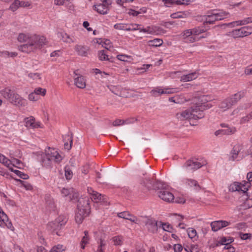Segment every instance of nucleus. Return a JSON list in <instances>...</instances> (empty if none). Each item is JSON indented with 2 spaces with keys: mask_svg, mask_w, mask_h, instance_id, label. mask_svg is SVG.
<instances>
[{
  "mask_svg": "<svg viewBox=\"0 0 252 252\" xmlns=\"http://www.w3.org/2000/svg\"><path fill=\"white\" fill-rule=\"evenodd\" d=\"M212 107L210 103H203L200 105H194L191 110H187L182 113H177V117L180 121L187 119H200L204 117L203 111Z\"/></svg>",
  "mask_w": 252,
  "mask_h": 252,
  "instance_id": "1",
  "label": "nucleus"
},
{
  "mask_svg": "<svg viewBox=\"0 0 252 252\" xmlns=\"http://www.w3.org/2000/svg\"><path fill=\"white\" fill-rule=\"evenodd\" d=\"M92 200L88 196L78 198L77 204V211L75 219L78 224H81L84 219L88 217L91 212L90 203Z\"/></svg>",
  "mask_w": 252,
  "mask_h": 252,
  "instance_id": "2",
  "label": "nucleus"
},
{
  "mask_svg": "<svg viewBox=\"0 0 252 252\" xmlns=\"http://www.w3.org/2000/svg\"><path fill=\"white\" fill-rule=\"evenodd\" d=\"M1 96L8 100L10 103L18 106H25L27 104L26 100L22 98L18 94L7 87L0 91Z\"/></svg>",
  "mask_w": 252,
  "mask_h": 252,
  "instance_id": "3",
  "label": "nucleus"
},
{
  "mask_svg": "<svg viewBox=\"0 0 252 252\" xmlns=\"http://www.w3.org/2000/svg\"><path fill=\"white\" fill-rule=\"evenodd\" d=\"M67 221V219L65 216H59L54 220L48 222L47 229L53 234L61 236L62 230L64 228Z\"/></svg>",
  "mask_w": 252,
  "mask_h": 252,
  "instance_id": "4",
  "label": "nucleus"
},
{
  "mask_svg": "<svg viewBox=\"0 0 252 252\" xmlns=\"http://www.w3.org/2000/svg\"><path fill=\"white\" fill-rule=\"evenodd\" d=\"M100 0L102 3L94 4L93 9L100 14H106L110 10V6L112 3V0Z\"/></svg>",
  "mask_w": 252,
  "mask_h": 252,
  "instance_id": "5",
  "label": "nucleus"
},
{
  "mask_svg": "<svg viewBox=\"0 0 252 252\" xmlns=\"http://www.w3.org/2000/svg\"><path fill=\"white\" fill-rule=\"evenodd\" d=\"M203 164L201 163L196 160L189 159L183 165L182 169L185 172L192 173L201 168Z\"/></svg>",
  "mask_w": 252,
  "mask_h": 252,
  "instance_id": "6",
  "label": "nucleus"
},
{
  "mask_svg": "<svg viewBox=\"0 0 252 252\" xmlns=\"http://www.w3.org/2000/svg\"><path fill=\"white\" fill-rule=\"evenodd\" d=\"M244 184L238 182H234L231 184L229 188V190L230 191H242L243 193H246L249 189L250 184L246 183V181H243Z\"/></svg>",
  "mask_w": 252,
  "mask_h": 252,
  "instance_id": "7",
  "label": "nucleus"
},
{
  "mask_svg": "<svg viewBox=\"0 0 252 252\" xmlns=\"http://www.w3.org/2000/svg\"><path fill=\"white\" fill-rule=\"evenodd\" d=\"M38 161L41 163L43 167L50 169L52 168L53 159L52 154L42 153L38 157Z\"/></svg>",
  "mask_w": 252,
  "mask_h": 252,
  "instance_id": "8",
  "label": "nucleus"
},
{
  "mask_svg": "<svg viewBox=\"0 0 252 252\" xmlns=\"http://www.w3.org/2000/svg\"><path fill=\"white\" fill-rule=\"evenodd\" d=\"M252 29L249 26H245L238 29L233 30L231 32L232 36L234 38L243 37L250 35Z\"/></svg>",
  "mask_w": 252,
  "mask_h": 252,
  "instance_id": "9",
  "label": "nucleus"
},
{
  "mask_svg": "<svg viewBox=\"0 0 252 252\" xmlns=\"http://www.w3.org/2000/svg\"><path fill=\"white\" fill-rule=\"evenodd\" d=\"M176 88H165L163 89L160 87H157L152 90L150 93L151 95L157 97L163 94H171L177 92Z\"/></svg>",
  "mask_w": 252,
  "mask_h": 252,
  "instance_id": "10",
  "label": "nucleus"
},
{
  "mask_svg": "<svg viewBox=\"0 0 252 252\" xmlns=\"http://www.w3.org/2000/svg\"><path fill=\"white\" fill-rule=\"evenodd\" d=\"M145 225L148 231L152 233H157L158 229L157 221L153 219L148 218L144 221Z\"/></svg>",
  "mask_w": 252,
  "mask_h": 252,
  "instance_id": "11",
  "label": "nucleus"
},
{
  "mask_svg": "<svg viewBox=\"0 0 252 252\" xmlns=\"http://www.w3.org/2000/svg\"><path fill=\"white\" fill-rule=\"evenodd\" d=\"M157 194L160 198L167 202H172L174 199L173 193L166 189L158 191Z\"/></svg>",
  "mask_w": 252,
  "mask_h": 252,
  "instance_id": "12",
  "label": "nucleus"
},
{
  "mask_svg": "<svg viewBox=\"0 0 252 252\" xmlns=\"http://www.w3.org/2000/svg\"><path fill=\"white\" fill-rule=\"evenodd\" d=\"M31 36L35 49L41 48L46 43V39L43 36L33 35Z\"/></svg>",
  "mask_w": 252,
  "mask_h": 252,
  "instance_id": "13",
  "label": "nucleus"
},
{
  "mask_svg": "<svg viewBox=\"0 0 252 252\" xmlns=\"http://www.w3.org/2000/svg\"><path fill=\"white\" fill-rule=\"evenodd\" d=\"M230 224V221L226 220H220L214 221L211 223V226L212 231L216 232L220 229L226 227Z\"/></svg>",
  "mask_w": 252,
  "mask_h": 252,
  "instance_id": "14",
  "label": "nucleus"
},
{
  "mask_svg": "<svg viewBox=\"0 0 252 252\" xmlns=\"http://www.w3.org/2000/svg\"><path fill=\"white\" fill-rule=\"evenodd\" d=\"M18 49L23 52L27 53H29L35 50V47L31 40V36H30L29 41L26 44L19 46Z\"/></svg>",
  "mask_w": 252,
  "mask_h": 252,
  "instance_id": "15",
  "label": "nucleus"
},
{
  "mask_svg": "<svg viewBox=\"0 0 252 252\" xmlns=\"http://www.w3.org/2000/svg\"><path fill=\"white\" fill-rule=\"evenodd\" d=\"M74 50L77 55L81 57H87L90 51V47L86 45H76Z\"/></svg>",
  "mask_w": 252,
  "mask_h": 252,
  "instance_id": "16",
  "label": "nucleus"
},
{
  "mask_svg": "<svg viewBox=\"0 0 252 252\" xmlns=\"http://www.w3.org/2000/svg\"><path fill=\"white\" fill-rule=\"evenodd\" d=\"M105 48L107 49V50H102L98 51V57L99 60L101 61H107L110 63L114 62L115 58L112 56H110L107 54V50H108V48L107 47H105Z\"/></svg>",
  "mask_w": 252,
  "mask_h": 252,
  "instance_id": "17",
  "label": "nucleus"
},
{
  "mask_svg": "<svg viewBox=\"0 0 252 252\" xmlns=\"http://www.w3.org/2000/svg\"><path fill=\"white\" fill-rule=\"evenodd\" d=\"M246 93L247 90H243L234 94L231 97H229L228 99L232 106L236 104L242 98L244 97Z\"/></svg>",
  "mask_w": 252,
  "mask_h": 252,
  "instance_id": "18",
  "label": "nucleus"
},
{
  "mask_svg": "<svg viewBox=\"0 0 252 252\" xmlns=\"http://www.w3.org/2000/svg\"><path fill=\"white\" fill-rule=\"evenodd\" d=\"M57 36L64 42L71 43L75 41V38L73 36H70L63 31L58 32Z\"/></svg>",
  "mask_w": 252,
  "mask_h": 252,
  "instance_id": "19",
  "label": "nucleus"
},
{
  "mask_svg": "<svg viewBox=\"0 0 252 252\" xmlns=\"http://www.w3.org/2000/svg\"><path fill=\"white\" fill-rule=\"evenodd\" d=\"M118 217L125 220H128L131 222L137 223V218L127 211L120 212L118 214Z\"/></svg>",
  "mask_w": 252,
  "mask_h": 252,
  "instance_id": "20",
  "label": "nucleus"
},
{
  "mask_svg": "<svg viewBox=\"0 0 252 252\" xmlns=\"http://www.w3.org/2000/svg\"><path fill=\"white\" fill-rule=\"evenodd\" d=\"M25 126L29 128H38L40 127V123L39 122H35L33 117L31 116L25 119Z\"/></svg>",
  "mask_w": 252,
  "mask_h": 252,
  "instance_id": "21",
  "label": "nucleus"
},
{
  "mask_svg": "<svg viewBox=\"0 0 252 252\" xmlns=\"http://www.w3.org/2000/svg\"><path fill=\"white\" fill-rule=\"evenodd\" d=\"M74 84L78 88L80 89H84L86 86V80L82 75L74 78Z\"/></svg>",
  "mask_w": 252,
  "mask_h": 252,
  "instance_id": "22",
  "label": "nucleus"
},
{
  "mask_svg": "<svg viewBox=\"0 0 252 252\" xmlns=\"http://www.w3.org/2000/svg\"><path fill=\"white\" fill-rule=\"evenodd\" d=\"M198 75L196 72H194L188 74L184 75L181 76L180 81L181 82H189L192 81L197 77Z\"/></svg>",
  "mask_w": 252,
  "mask_h": 252,
  "instance_id": "23",
  "label": "nucleus"
},
{
  "mask_svg": "<svg viewBox=\"0 0 252 252\" xmlns=\"http://www.w3.org/2000/svg\"><path fill=\"white\" fill-rule=\"evenodd\" d=\"M217 9H214L212 11V12L210 14L208 15L206 17V19L205 21L204 22V24H213L215 22L217 21L216 16L214 14V12H217Z\"/></svg>",
  "mask_w": 252,
  "mask_h": 252,
  "instance_id": "24",
  "label": "nucleus"
},
{
  "mask_svg": "<svg viewBox=\"0 0 252 252\" xmlns=\"http://www.w3.org/2000/svg\"><path fill=\"white\" fill-rule=\"evenodd\" d=\"M155 182V180L154 179H150L149 178H146L145 179H143L140 184L145 187L148 189H152L154 187V184Z\"/></svg>",
  "mask_w": 252,
  "mask_h": 252,
  "instance_id": "25",
  "label": "nucleus"
},
{
  "mask_svg": "<svg viewBox=\"0 0 252 252\" xmlns=\"http://www.w3.org/2000/svg\"><path fill=\"white\" fill-rule=\"evenodd\" d=\"M63 141L64 142V146L65 149L69 150L71 149L72 145L73 138L72 136L69 135H65L63 138Z\"/></svg>",
  "mask_w": 252,
  "mask_h": 252,
  "instance_id": "26",
  "label": "nucleus"
},
{
  "mask_svg": "<svg viewBox=\"0 0 252 252\" xmlns=\"http://www.w3.org/2000/svg\"><path fill=\"white\" fill-rule=\"evenodd\" d=\"M94 201L95 202H102L104 203H107V197L99 193H95L94 196Z\"/></svg>",
  "mask_w": 252,
  "mask_h": 252,
  "instance_id": "27",
  "label": "nucleus"
},
{
  "mask_svg": "<svg viewBox=\"0 0 252 252\" xmlns=\"http://www.w3.org/2000/svg\"><path fill=\"white\" fill-rule=\"evenodd\" d=\"M219 12H214L217 21H220L228 17L229 13L223 10H218Z\"/></svg>",
  "mask_w": 252,
  "mask_h": 252,
  "instance_id": "28",
  "label": "nucleus"
},
{
  "mask_svg": "<svg viewBox=\"0 0 252 252\" xmlns=\"http://www.w3.org/2000/svg\"><path fill=\"white\" fill-rule=\"evenodd\" d=\"M241 150L240 146L239 145H235L234 146L233 149L231 152V154L232 155L231 157L230 158V159L234 161L235 160Z\"/></svg>",
  "mask_w": 252,
  "mask_h": 252,
  "instance_id": "29",
  "label": "nucleus"
},
{
  "mask_svg": "<svg viewBox=\"0 0 252 252\" xmlns=\"http://www.w3.org/2000/svg\"><path fill=\"white\" fill-rule=\"evenodd\" d=\"M233 241L234 239L232 237H229L227 238L226 237H222L220 238V240L219 241L218 243L221 245L228 246Z\"/></svg>",
  "mask_w": 252,
  "mask_h": 252,
  "instance_id": "30",
  "label": "nucleus"
},
{
  "mask_svg": "<svg viewBox=\"0 0 252 252\" xmlns=\"http://www.w3.org/2000/svg\"><path fill=\"white\" fill-rule=\"evenodd\" d=\"M84 236L83 237L82 240L80 243L81 248L82 249H84L85 248V245L89 243V232L87 230H85L84 232Z\"/></svg>",
  "mask_w": 252,
  "mask_h": 252,
  "instance_id": "31",
  "label": "nucleus"
},
{
  "mask_svg": "<svg viewBox=\"0 0 252 252\" xmlns=\"http://www.w3.org/2000/svg\"><path fill=\"white\" fill-rule=\"evenodd\" d=\"M191 30L192 34L195 35H198L200 33H203L206 31V29L204 26L197 27L193 28Z\"/></svg>",
  "mask_w": 252,
  "mask_h": 252,
  "instance_id": "32",
  "label": "nucleus"
},
{
  "mask_svg": "<svg viewBox=\"0 0 252 252\" xmlns=\"http://www.w3.org/2000/svg\"><path fill=\"white\" fill-rule=\"evenodd\" d=\"M182 182L190 187L194 186L200 187L198 182L195 180L185 178L182 180Z\"/></svg>",
  "mask_w": 252,
  "mask_h": 252,
  "instance_id": "33",
  "label": "nucleus"
},
{
  "mask_svg": "<svg viewBox=\"0 0 252 252\" xmlns=\"http://www.w3.org/2000/svg\"><path fill=\"white\" fill-rule=\"evenodd\" d=\"M165 189H166L165 186L164 184H163L159 181L155 180V182H154V184L153 189L159 191Z\"/></svg>",
  "mask_w": 252,
  "mask_h": 252,
  "instance_id": "34",
  "label": "nucleus"
},
{
  "mask_svg": "<svg viewBox=\"0 0 252 252\" xmlns=\"http://www.w3.org/2000/svg\"><path fill=\"white\" fill-rule=\"evenodd\" d=\"M110 91L115 94L120 96L121 94V87L117 86L110 85L108 86Z\"/></svg>",
  "mask_w": 252,
  "mask_h": 252,
  "instance_id": "35",
  "label": "nucleus"
},
{
  "mask_svg": "<svg viewBox=\"0 0 252 252\" xmlns=\"http://www.w3.org/2000/svg\"><path fill=\"white\" fill-rule=\"evenodd\" d=\"M10 170H11V171L15 173L17 176H18L21 179H23L24 180H27L29 178V176L28 175L25 174L24 173H23L19 170L14 169L13 168H10Z\"/></svg>",
  "mask_w": 252,
  "mask_h": 252,
  "instance_id": "36",
  "label": "nucleus"
},
{
  "mask_svg": "<svg viewBox=\"0 0 252 252\" xmlns=\"http://www.w3.org/2000/svg\"><path fill=\"white\" fill-rule=\"evenodd\" d=\"M149 45L154 47H158L161 46L163 42L162 39L159 38H156L153 40H151L149 41Z\"/></svg>",
  "mask_w": 252,
  "mask_h": 252,
  "instance_id": "37",
  "label": "nucleus"
},
{
  "mask_svg": "<svg viewBox=\"0 0 252 252\" xmlns=\"http://www.w3.org/2000/svg\"><path fill=\"white\" fill-rule=\"evenodd\" d=\"M232 106L228 98L224 99L223 101H222L220 104L219 107L222 109H228Z\"/></svg>",
  "mask_w": 252,
  "mask_h": 252,
  "instance_id": "38",
  "label": "nucleus"
},
{
  "mask_svg": "<svg viewBox=\"0 0 252 252\" xmlns=\"http://www.w3.org/2000/svg\"><path fill=\"white\" fill-rule=\"evenodd\" d=\"M223 134L224 135H231L234 133L236 131V129L235 127H227L222 129Z\"/></svg>",
  "mask_w": 252,
  "mask_h": 252,
  "instance_id": "39",
  "label": "nucleus"
},
{
  "mask_svg": "<svg viewBox=\"0 0 252 252\" xmlns=\"http://www.w3.org/2000/svg\"><path fill=\"white\" fill-rule=\"evenodd\" d=\"M17 182H20V183L27 190H32L33 188L32 186L29 183L23 181L20 179H16Z\"/></svg>",
  "mask_w": 252,
  "mask_h": 252,
  "instance_id": "40",
  "label": "nucleus"
},
{
  "mask_svg": "<svg viewBox=\"0 0 252 252\" xmlns=\"http://www.w3.org/2000/svg\"><path fill=\"white\" fill-rule=\"evenodd\" d=\"M20 7V1L19 0H15L9 6V9L12 11H16Z\"/></svg>",
  "mask_w": 252,
  "mask_h": 252,
  "instance_id": "41",
  "label": "nucleus"
},
{
  "mask_svg": "<svg viewBox=\"0 0 252 252\" xmlns=\"http://www.w3.org/2000/svg\"><path fill=\"white\" fill-rule=\"evenodd\" d=\"M169 101L175 103H181L183 102L182 98L179 95H175L173 97L169 98Z\"/></svg>",
  "mask_w": 252,
  "mask_h": 252,
  "instance_id": "42",
  "label": "nucleus"
},
{
  "mask_svg": "<svg viewBox=\"0 0 252 252\" xmlns=\"http://www.w3.org/2000/svg\"><path fill=\"white\" fill-rule=\"evenodd\" d=\"M51 154H52L53 160H54L57 162H60L62 160V158L61 155L57 151L51 153Z\"/></svg>",
  "mask_w": 252,
  "mask_h": 252,
  "instance_id": "43",
  "label": "nucleus"
},
{
  "mask_svg": "<svg viewBox=\"0 0 252 252\" xmlns=\"http://www.w3.org/2000/svg\"><path fill=\"white\" fill-rule=\"evenodd\" d=\"M30 37L27 36L24 33H20L18 37V40L20 42H27L29 41V39Z\"/></svg>",
  "mask_w": 252,
  "mask_h": 252,
  "instance_id": "44",
  "label": "nucleus"
},
{
  "mask_svg": "<svg viewBox=\"0 0 252 252\" xmlns=\"http://www.w3.org/2000/svg\"><path fill=\"white\" fill-rule=\"evenodd\" d=\"M187 232L188 234L189 237L190 239H193L197 235L196 231L192 228H189L187 230Z\"/></svg>",
  "mask_w": 252,
  "mask_h": 252,
  "instance_id": "45",
  "label": "nucleus"
},
{
  "mask_svg": "<svg viewBox=\"0 0 252 252\" xmlns=\"http://www.w3.org/2000/svg\"><path fill=\"white\" fill-rule=\"evenodd\" d=\"M114 244L116 246H120L122 244V237L121 236H116L113 238Z\"/></svg>",
  "mask_w": 252,
  "mask_h": 252,
  "instance_id": "46",
  "label": "nucleus"
},
{
  "mask_svg": "<svg viewBox=\"0 0 252 252\" xmlns=\"http://www.w3.org/2000/svg\"><path fill=\"white\" fill-rule=\"evenodd\" d=\"M162 1L166 7H171L173 5H176V0H162Z\"/></svg>",
  "mask_w": 252,
  "mask_h": 252,
  "instance_id": "47",
  "label": "nucleus"
},
{
  "mask_svg": "<svg viewBox=\"0 0 252 252\" xmlns=\"http://www.w3.org/2000/svg\"><path fill=\"white\" fill-rule=\"evenodd\" d=\"M128 26V24L117 23L114 25V28L116 30H125V27Z\"/></svg>",
  "mask_w": 252,
  "mask_h": 252,
  "instance_id": "48",
  "label": "nucleus"
},
{
  "mask_svg": "<svg viewBox=\"0 0 252 252\" xmlns=\"http://www.w3.org/2000/svg\"><path fill=\"white\" fill-rule=\"evenodd\" d=\"M34 93L36 94V95H41L44 96L45 95L46 93V90L45 89H42L41 88H37L35 89Z\"/></svg>",
  "mask_w": 252,
  "mask_h": 252,
  "instance_id": "49",
  "label": "nucleus"
},
{
  "mask_svg": "<svg viewBox=\"0 0 252 252\" xmlns=\"http://www.w3.org/2000/svg\"><path fill=\"white\" fill-rule=\"evenodd\" d=\"M185 13L183 12H177L171 14L170 17L173 19L182 18L184 17Z\"/></svg>",
  "mask_w": 252,
  "mask_h": 252,
  "instance_id": "50",
  "label": "nucleus"
},
{
  "mask_svg": "<svg viewBox=\"0 0 252 252\" xmlns=\"http://www.w3.org/2000/svg\"><path fill=\"white\" fill-rule=\"evenodd\" d=\"M227 26H231L232 27H234L235 26H242L245 25L244 19L242 20H239L237 21H234L233 22L229 23L227 24Z\"/></svg>",
  "mask_w": 252,
  "mask_h": 252,
  "instance_id": "51",
  "label": "nucleus"
},
{
  "mask_svg": "<svg viewBox=\"0 0 252 252\" xmlns=\"http://www.w3.org/2000/svg\"><path fill=\"white\" fill-rule=\"evenodd\" d=\"M239 236L242 240H247L251 238L252 234L251 233H243L242 232H240Z\"/></svg>",
  "mask_w": 252,
  "mask_h": 252,
  "instance_id": "52",
  "label": "nucleus"
},
{
  "mask_svg": "<svg viewBox=\"0 0 252 252\" xmlns=\"http://www.w3.org/2000/svg\"><path fill=\"white\" fill-rule=\"evenodd\" d=\"M117 58L121 61L127 62V59L130 58V56L126 55L121 54V55H118L117 56Z\"/></svg>",
  "mask_w": 252,
  "mask_h": 252,
  "instance_id": "53",
  "label": "nucleus"
},
{
  "mask_svg": "<svg viewBox=\"0 0 252 252\" xmlns=\"http://www.w3.org/2000/svg\"><path fill=\"white\" fill-rule=\"evenodd\" d=\"M72 171L69 169V168L66 169L65 168V177L67 180H70L72 177Z\"/></svg>",
  "mask_w": 252,
  "mask_h": 252,
  "instance_id": "54",
  "label": "nucleus"
},
{
  "mask_svg": "<svg viewBox=\"0 0 252 252\" xmlns=\"http://www.w3.org/2000/svg\"><path fill=\"white\" fill-rule=\"evenodd\" d=\"M124 125H125L124 120L121 119H116L112 123V125L114 126H118Z\"/></svg>",
  "mask_w": 252,
  "mask_h": 252,
  "instance_id": "55",
  "label": "nucleus"
},
{
  "mask_svg": "<svg viewBox=\"0 0 252 252\" xmlns=\"http://www.w3.org/2000/svg\"><path fill=\"white\" fill-rule=\"evenodd\" d=\"M3 224H4L8 229L12 231L14 230V228L13 226L11 221L9 220L8 218L7 219V220H5V222H3Z\"/></svg>",
  "mask_w": 252,
  "mask_h": 252,
  "instance_id": "56",
  "label": "nucleus"
},
{
  "mask_svg": "<svg viewBox=\"0 0 252 252\" xmlns=\"http://www.w3.org/2000/svg\"><path fill=\"white\" fill-rule=\"evenodd\" d=\"M0 218L3 222H5V220H7L8 217L5 213L0 208Z\"/></svg>",
  "mask_w": 252,
  "mask_h": 252,
  "instance_id": "57",
  "label": "nucleus"
},
{
  "mask_svg": "<svg viewBox=\"0 0 252 252\" xmlns=\"http://www.w3.org/2000/svg\"><path fill=\"white\" fill-rule=\"evenodd\" d=\"M193 35L191 29L187 30L183 32V36L184 39L188 38L190 35Z\"/></svg>",
  "mask_w": 252,
  "mask_h": 252,
  "instance_id": "58",
  "label": "nucleus"
},
{
  "mask_svg": "<svg viewBox=\"0 0 252 252\" xmlns=\"http://www.w3.org/2000/svg\"><path fill=\"white\" fill-rule=\"evenodd\" d=\"M247 227V224L246 222H239L236 224L235 228L238 230L243 229Z\"/></svg>",
  "mask_w": 252,
  "mask_h": 252,
  "instance_id": "59",
  "label": "nucleus"
},
{
  "mask_svg": "<svg viewBox=\"0 0 252 252\" xmlns=\"http://www.w3.org/2000/svg\"><path fill=\"white\" fill-rule=\"evenodd\" d=\"M162 228L164 230L171 232L173 229L172 226L169 224L162 223Z\"/></svg>",
  "mask_w": 252,
  "mask_h": 252,
  "instance_id": "60",
  "label": "nucleus"
},
{
  "mask_svg": "<svg viewBox=\"0 0 252 252\" xmlns=\"http://www.w3.org/2000/svg\"><path fill=\"white\" fill-rule=\"evenodd\" d=\"M28 98L31 101H36L38 99V95L34 92L32 93L29 95Z\"/></svg>",
  "mask_w": 252,
  "mask_h": 252,
  "instance_id": "61",
  "label": "nucleus"
},
{
  "mask_svg": "<svg viewBox=\"0 0 252 252\" xmlns=\"http://www.w3.org/2000/svg\"><path fill=\"white\" fill-rule=\"evenodd\" d=\"M90 166L89 165L86 164L82 166L81 172L84 174H87L89 172Z\"/></svg>",
  "mask_w": 252,
  "mask_h": 252,
  "instance_id": "62",
  "label": "nucleus"
},
{
  "mask_svg": "<svg viewBox=\"0 0 252 252\" xmlns=\"http://www.w3.org/2000/svg\"><path fill=\"white\" fill-rule=\"evenodd\" d=\"M61 193L63 196H67L70 194V189L66 188H63L61 190Z\"/></svg>",
  "mask_w": 252,
  "mask_h": 252,
  "instance_id": "63",
  "label": "nucleus"
},
{
  "mask_svg": "<svg viewBox=\"0 0 252 252\" xmlns=\"http://www.w3.org/2000/svg\"><path fill=\"white\" fill-rule=\"evenodd\" d=\"M52 249H54V250H56V252H62L63 251H64L63 246L62 245H58L53 247Z\"/></svg>",
  "mask_w": 252,
  "mask_h": 252,
  "instance_id": "64",
  "label": "nucleus"
}]
</instances>
